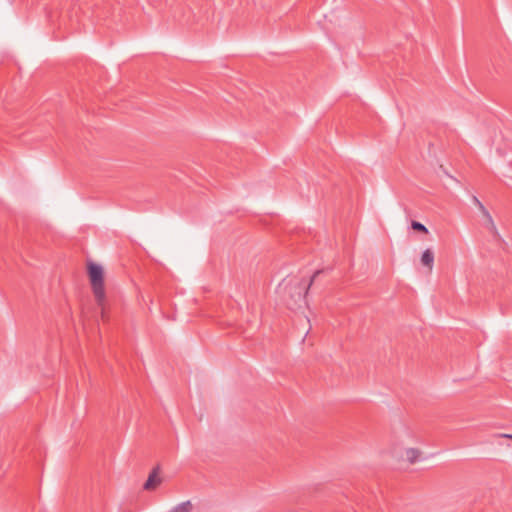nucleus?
<instances>
[{
  "label": "nucleus",
  "instance_id": "nucleus-1",
  "mask_svg": "<svg viewBox=\"0 0 512 512\" xmlns=\"http://www.w3.org/2000/svg\"><path fill=\"white\" fill-rule=\"evenodd\" d=\"M88 276H89L91 289L94 294L96 303L103 310L104 302L106 299L103 267L99 264L89 262ZM103 316H104V312L102 311V317Z\"/></svg>",
  "mask_w": 512,
  "mask_h": 512
},
{
  "label": "nucleus",
  "instance_id": "nucleus-2",
  "mask_svg": "<svg viewBox=\"0 0 512 512\" xmlns=\"http://www.w3.org/2000/svg\"><path fill=\"white\" fill-rule=\"evenodd\" d=\"M482 214L485 218L484 227L492 234V236L495 238V240H497L499 242L502 241L501 236L497 230V227H496L489 211L485 210L484 212H482Z\"/></svg>",
  "mask_w": 512,
  "mask_h": 512
},
{
  "label": "nucleus",
  "instance_id": "nucleus-3",
  "mask_svg": "<svg viewBox=\"0 0 512 512\" xmlns=\"http://www.w3.org/2000/svg\"><path fill=\"white\" fill-rule=\"evenodd\" d=\"M159 466L155 467L149 474L148 479L144 483L143 488L145 490H154L157 486H159L162 482L161 478L158 476Z\"/></svg>",
  "mask_w": 512,
  "mask_h": 512
},
{
  "label": "nucleus",
  "instance_id": "nucleus-4",
  "mask_svg": "<svg viewBox=\"0 0 512 512\" xmlns=\"http://www.w3.org/2000/svg\"><path fill=\"white\" fill-rule=\"evenodd\" d=\"M421 263L432 271L434 265V253L431 249H426L421 256Z\"/></svg>",
  "mask_w": 512,
  "mask_h": 512
},
{
  "label": "nucleus",
  "instance_id": "nucleus-5",
  "mask_svg": "<svg viewBox=\"0 0 512 512\" xmlns=\"http://www.w3.org/2000/svg\"><path fill=\"white\" fill-rule=\"evenodd\" d=\"M320 273H321V271H320V270H317V271L313 274V276H312V278H311V280H310V282H309V284H308L307 286H305V285H301V286H299V288H298V290H299V291H298V298H299V299L305 300V297H306V295H307V293H308V290H309L310 286L312 285L313 281L315 280V278H316Z\"/></svg>",
  "mask_w": 512,
  "mask_h": 512
},
{
  "label": "nucleus",
  "instance_id": "nucleus-6",
  "mask_svg": "<svg viewBox=\"0 0 512 512\" xmlns=\"http://www.w3.org/2000/svg\"><path fill=\"white\" fill-rule=\"evenodd\" d=\"M192 508H193V506H192L191 501L187 500V501L177 504L169 512H191Z\"/></svg>",
  "mask_w": 512,
  "mask_h": 512
},
{
  "label": "nucleus",
  "instance_id": "nucleus-7",
  "mask_svg": "<svg viewBox=\"0 0 512 512\" xmlns=\"http://www.w3.org/2000/svg\"><path fill=\"white\" fill-rule=\"evenodd\" d=\"M406 458L410 463H415L420 456V451L415 448H409L406 450Z\"/></svg>",
  "mask_w": 512,
  "mask_h": 512
},
{
  "label": "nucleus",
  "instance_id": "nucleus-8",
  "mask_svg": "<svg viewBox=\"0 0 512 512\" xmlns=\"http://www.w3.org/2000/svg\"><path fill=\"white\" fill-rule=\"evenodd\" d=\"M411 228L415 231H418V232H422V233H425L427 234L428 233V229L420 222L418 221H412L411 222Z\"/></svg>",
  "mask_w": 512,
  "mask_h": 512
},
{
  "label": "nucleus",
  "instance_id": "nucleus-9",
  "mask_svg": "<svg viewBox=\"0 0 512 512\" xmlns=\"http://www.w3.org/2000/svg\"><path fill=\"white\" fill-rule=\"evenodd\" d=\"M472 199H473V202L475 203V205H477V207L481 211V213L484 212L485 210H487L485 208V206L481 203V201L476 196H473Z\"/></svg>",
  "mask_w": 512,
  "mask_h": 512
},
{
  "label": "nucleus",
  "instance_id": "nucleus-10",
  "mask_svg": "<svg viewBox=\"0 0 512 512\" xmlns=\"http://www.w3.org/2000/svg\"><path fill=\"white\" fill-rule=\"evenodd\" d=\"M504 437H507V438H511L512 439V435H508V434H505L503 435Z\"/></svg>",
  "mask_w": 512,
  "mask_h": 512
},
{
  "label": "nucleus",
  "instance_id": "nucleus-11",
  "mask_svg": "<svg viewBox=\"0 0 512 512\" xmlns=\"http://www.w3.org/2000/svg\"><path fill=\"white\" fill-rule=\"evenodd\" d=\"M10 3L14 2V0H8Z\"/></svg>",
  "mask_w": 512,
  "mask_h": 512
}]
</instances>
